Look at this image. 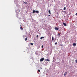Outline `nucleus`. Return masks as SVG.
Returning a JSON list of instances; mask_svg holds the SVG:
<instances>
[{
	"instance_id": "obj_1",
	"label": "nucleus",
	"mask_w": 77,
	"mask_h": 77,
	"mask_svg": "<svg viewBox=\"0 0 77 77\" xmlns=\"http://www.w3.org/2000/svg\"><path fill=\"white\" fill-rule=\"evenodd\" d=\"M44 60V58H42L40 60V62H42V61H43Z\"/></svg>"
},
{
	"instance_id": "obj_2",
	"label": "nucleus",
	"mask_w": 77,
	"mask_h": 77,
	"mask_svg": "<svg viewBox=\"0 0 77 77\" xmlns=\"http://www.w3.org/2000/svg\"><path fill=\"white\" fill-rule=\"evenodd\" d=\"M45 61H48V62H50V60L47 59L45 60Z\"/></svg>"
},
{
	"instance_id": "obj_3",
	"label": "nucleus",
	"mask_w": 77,
	"mask_h": 77,
	"mask_svg": "<svg viewBox=\"0 0 77 77\" xmlns=\"http://www.w3.org/2000/svg\"><path fill=\"white\" fill-rule=\"evenodd\" d=\"M63 24L64 26H66V24L65 23H63Z\"/></svg>"
},
{
	"instance_id": "obj_4",
	"label": "nucleus",
	"mask_w": 77,
	"mask_h": 77,
	"mask_svg": "<svg viewBox=\"0 0 77 77\" xmlns=\"http://www.w3.org/2000/svg\"><path fill=\"white\" fill-rule=\"evenodd\" d=\"M20 29L21 30H23V28L21 26L20 27Z\"/></svg>"
},
{
	"instance_id": "obj_5",
	"label": "nucleus",
	"mask_w": 77,
	"mask_h": 77,
	"mask_svg": "<svg viewBox=\"0 0 77 77\" xmlns=\"http://www.w3.org/2000/svg\"><path fill=\"white\" fill-rule=\"evenodd\" d=\"M55 30H59V28L57 27H55Z\"/></svg>"
},
{
	"instance_id": "obj_6",
	"label": "nucleus",
	"mask_w": 77,
	"mask_h": 77,
	"mask_svg": "<svg viewBox=\"0 0 77 77\" xmlns=\"http://www.w3.org/2000/svg\"><path fill=\"white\" fill-rule=\"evenodd\" d=\"M73 46H74V47H75V45H76V44L75 43H73Z\"/></svg>"
},
{
	"instance_id": "obj_7",
	"label": "nucleus",
	"mask_w": 77,
	"mask_h": 77,
	"mask_svg": "<svg viewBox=\"0 0 77 77\" xmlns=\"http://www.w3.org/2000/svg\"><path fill=\"white\" fill-rule=\"evenodd\" d=\"M68 73V72H65V73H64V76H65V75H66V74Z\"/></svg>"
},
{
	"instance_id": "obj_8",
	"label": "nucleus",
	"mask_w": 77,
	"mask_h": 77,
	"mask_svg": "<svg viewBox=\"0 0 77 77\" xmlns=\"http://www.w3.org/2000/svg\"><path fill=\"white\" fill-rule=\"evenodd\" d=\"M44 37H42L40 38V39H44Z\"/></svg>"
},
{
	"instance_id": "obj_9",
	"label": "nucleus",
	"mask_w": 77,
	"mask_h": 77,
	"mask_svg": "<svg viewBox=\"0 0 77 77\" xmlns=\"http://www.w3.org/2000/svg\"><path fill=\"white\" fill-rule=\"evenodd\" d=\"M35 12L36 13H39V11H35Z\"/></svg>"
},
{
	"instance_id": "obj_10",
	"label": "nucleus",
	"mask_w": 77,
	"mask_h": 77,
	"mask_svg": "<svg viewBox=\"0 0 77 77\" xmlns=\"http://www.w3.org/2000/svg\"><path fill=\"white\" fill-rule=\"evenodd\" d=\"M35 12H36V11H35V10H33L32 13H35Z\"/></svg>"
},
{
	"instance_id": "obj_11",
	"label": "nucleus",
	"mask_w": 77,
	"mask_h": 77,
	"mask_svg": "<svg viewBox=\"0 0 77 77\" xmlns=\"http://www.w3.org/2000/svg\"><path fill=\"white\" fill-rule=\"evenodd\" d=\"M52 41H54V37H52Z\"/></svg>"
},
{
	"instance_id": "obj_12",
	"label": "nucleus",
	"mask_w": 77,
	"mask_h": 77,
	"mask_svg": "<svg viewBox=\"0 0 77 77\" xmlns=\"http://www.w3.org/2000/svg\"><path fill=\"white\" fill-rule=\"evenodd\" d=\"M48 12H49V14H51V11L50 10H49Z\"/></svg>"
},
{
	"instance_id": "obj_13",
	"label": "nucleus",
	"mask_w": 77,
	"mask_h": 77,
	"mask_svg": "<svg viewBox=\"0 0 77 77\" xmlns=\"http://www.w3.org/2000/svg\"><path fill=\"white\" fill-rule=\"evenodd\" d=\"M65 9H66V7H64L63 9V10H65Z\"/></svg>"
},
{
	"instance_id": "obj_14",
	"label": "nucleus",
	"mask_w": 77,
	"mask_h": 77,
	"mask_svg": "<svg viewBox=\"0 0 77 77\" xmlns=\"http://www.w3.org/2000/svg\"><path fill=\"white\" fill-rule=\"evenodd\" d=\"M57 44V42H56L55 43V45H56V44Z\"/></svg>"
},
{
	"instance_id": "obj_15",
	"label": "nucleus",
	"mask_w": 77,
	"mask_h": 77,
	"mask_svg": "<svg viewBox=\"0 0 77 77\" xmlns=\"http://www.w3.org/2000/svg\"><path fill=\"white\" fill-rule=\"evenodd\" d=\"M27 38H25V41H27Z\"/></svg>"
},
{
	"instance_id": "obj_16",
	"label": "nucleus",
	"mask_w": 77,
	"mask_h": 77,
	"mask_svg": "<svg viewBox=\"0 0 77 77\" xmlns=\"http://www.w3.org/2000/svg\"><path fill=\"white\" fill-rule=\"evenodd\" d=\"M75 62L76 63H77V60H75Z\"/></svg>"
},
{
	"instance_id": "obj_17",
	"label": "nucleus",
	"mask_w": 77,
	"mask_h": 77,
	"mask_svg": "<svg viewBox=\"0 0 77 77\" xmlns=\"http://www.w3.org/2000/svg\"><path fill=\"white\" fill-rule=\"evenodd\" d=\"M38 36H39V35H37L36 37H37V38H38Z\"/></svg>"
},
{
	"instance_id": "obj_18",
	"label": "nucleus",
	"mask_w": 77,
	"mask_h": 77,
	"mask_svg": "<svg viewBox=\"0 0 77 77\" xmlns=\"http://www.w3.org/2000/svg\"><path fill=\"white\" fill-rule=\"evenodd\" d=\"M31 45H33V43H31Z\"/></svg>"
},
{
	"instance_id": "obj_19",
	"label": "nucleus",
	"mask_w": 77,
	"mask_h": 77,
	"mask_svg": "<svg viewBox=\"0 0 77 77\" xmlns=\"http://www.w3.org/2000/svg\"><path fill=\"white\" fill-rule=\"evenodd\" d=\"M60 45L61 46H63V45H60Z\"/></svg>"
},
{
	"instance_id": "obj_20",
	"label": "nucleus",
	"mask_w": 77,
	"mask_h": 77,
	"mask_svg": "<svg viewBox=\"0 0 77 77\" xmlns=\"http://www.w3.org/2000/svg\"><path fill=\"white\" fill-rule=\"evenodd\" d=\"M38 72H40V70H38Z\"/></svg>"
},
{
	"instance_id": "obj_21",
	"label": "nucleus",
	"mask_w": 77,
	"mask_h": 77,
	"mask_svg": "<svg viewBox=\"0 0 77 77\" xmlns=\"http://www.w3.org/2000/svg\"><path fill=\"white\" fill-rule=\"evenodd\" d=\"M75 15H76V16H77V13H76Z\"/></svg>"
},
{
	"instance_id": "obj_22",
	"label": "nucleus",
	"mask_w": 77,
	"mask_h": 77,
	"mask_svg": "<svg viewBox=\"0 0 77 77\" xmlns=\"http://www.w3.org/2000/svg\"><path fill=\"white\" fill-rule=\"evenodd\" d=\"M42 48H43L44 47H43V45H42Z\"/></svg>"
},
{
	"instance_id": "obj_23",
	"label": "nucleus",
	"mask_w": 77,
	"mask_h": 77,
	"mask_svg": "<svg viewBox=\"0 0 77 77\" xmlns=\"http://www.w3.org/2000/svg\"><path fill=\"white\" fill-rule=\"evenodd\" d=\"M24 3H26V4H27V2H24Z\"/></svg>"
},
{
	"instance_id": "obj_24",
	"label": "nucleus",
	"mask_w": 77,
	"mask_h": 77,
	"mask_svg": "<svg viewBox=\"0 0 77 77\" xmlns=\"http://www.w3.org/2000/svg\"><path fill=\"white\" fill-rule=\"evenodd\" d=\"M48 16L49 17L50 16V15H48Z\"/></svg>"
},
{
	"instance_id": "obj_25",
	"label": "nucleus",
	"mask_w": 77,
	"mask_h": 77,
	"mask_svg": "<svg viewBox=\"0 0 77 77\" xmlns=\"http://www.w3.org/2000/svg\"><path fill=\"white\" fill-rule=\"evenodd\" d=\"M24 36H25L24 35L23 36V38H24Z\"/></svg>"
}]
</instances>
